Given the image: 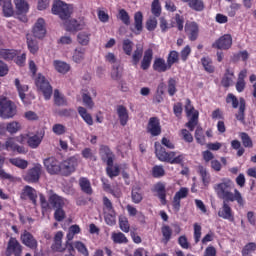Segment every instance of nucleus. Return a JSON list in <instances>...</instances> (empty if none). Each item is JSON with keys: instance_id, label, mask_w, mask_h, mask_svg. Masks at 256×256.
Here are the masks:
<instances>
[{"instance_id": "obj_45", "label": "nucleus", "mask_w": 256, "mask_h": 256, "mask_svg": "<svg viewBox=\"0 0 256 256\" xmlns=\"http://www.w3.org/2000/svg\"><path fill=\"white\" fill-rule=\"evenodd\" d=\"M18 13L23 14L29 11V4L25 0H14Z\"/></svg>"}, {"instance_id": "obj_40", "label": "nucleus", "mask_w": 256, "mask_h": 256, "mask_svg": "<svg viewBox=\"0 0 256 256\" xmlns=\"http://www.w3.org/2000/svg\"><path fill=\"white\" fill-rule=\"evenodd\" d=\"M74 63H81L83 59H85V48L78 47L74 50L73 56H72Z\"/></svg>"}, {"instance_id": "obj_17", "label": "nucleus", "mask_w": 256, "mask_h": 256, "mask_svg": "<svg viewBox=\"0 0 256 256\" xmlns=\"http://www.w3.org/2000/svg\"><path fill=\"white\" fill-rule=\"evenodd\" d=\"M131 31H133L135 35H141L143 31V13L141 11L134 14V29L131 28Z\"/></svg>"}, {"instance_id": "obj_16", "label": "nucleus", "mask_w": 256, "mask_h": 256, "mask_svg": "<svg viewBox=\"0 0 256 256\" xmlns=\"http://www.w3.org/2000/svg\"><path fill=\"white\" fill-rule=\"evenodd\" d=\"M153 61V49L148 48L145 50L143 58L141 60L140 67L142 71H147L151 67V62Z\"/></svg>"}, {"instance_id": "obj_37", "label": "nucleus", "mask_w": 256, "mask_h": 256, "mask_svg": "<svg viewBox=\"0 0 256 256\" xmlns=\"http://www.w3.org/2000/svg\"><path fill=\"white\" fill-rule=\"evenodd\" d=\"M201 63L206 73H215V66L213 65V60L209 56L202 57Z\"/></svg>"}, {"instance_id": "obj_43", "label": "nucleus", "mask_w": 256, "mask_h": 256, "mask_svg": "<svg viewBox=\"0 0 256 256\" xmlns=\"http://www.w3.org/2000/svg\"><path fill=\"white\" fill-rule=\"evenodd\" d=\"M175 63H179V52L172 50L168 54L167 64L171 69Z\"/></svg>"}, {"instance_id": "obj_8", "label": "nucleus", "mask_w": 256, "mask_h": 256, "mask_svg": "<svg viewBox=\"0 0 256 256\" xmlns=\"http://www.w3.org/2000/svg\"><path fill=\"white\" fill-rule=\"evenodd\" d=\"M6 256H21L23 255V246L19 243L17 238L11 237L8 241L6 252Z\"/></svg>"}, {"instance_id": "obj_27", "label": "nucleus", "mask_w": 256, "mask_h": 256, "mask_svg": "<svg viewBox=\"0 0 256 256\" xmlns=\"http://www.w3.org/2000/svg\"><path fill=\"white\" fill-rule=\"evenodd\" d=\"M21 51L15 49H2L0 50V57L5 61H13Z\"/></svg>"}, {"instance_id": "obj_48", "label": "nucleus", "mask_w": 256, "mask_h": 256, "mask_svg": "<svg viewBox=\"0 0 256 256\" xmlns=\"http://www.w3.org/2000/svg\"><path fill=\"white\" fill-rule=\"evenodd\" d=\"M165 84L161 83L157 87L156 95L154 96V103H162L163 94L165 93Z\"/></svg>"}, {"instance_id": "obj_21", "label": "nucleus", "mask_w": 256, "mask_h": 256, "mask_svg": "<svg viewBox=\"0 0 256 256\" xmlns=\"http://www.w3.org/2000/svg\"><path fill=\"white\" fill-rule=\"evenodd\" d=\"M48 201L49 205H51V207H53L54 209H61L65 207V203H67V200L57 194L50 195Z\"/></svg>"}, {"instance_id": "obj_23", "label": "nucleus", "mask_w": 256, "mask_h": 256, "mask_svg": "<svg viewBox=\"0 0 256 256\" xmlns=\"http://www.w3.org/2000/svg\"><path fill=\"white\" fill-rule=\"evenodd\" d=\"M66 31H81L85 27V23L83 21H77L75 19H71L65 22Z\"/></svg>"}, {"instance_id": "obj_51", "label": "nucleus", "mask_w": 256, "mask_h": 256, "mask_svg": "<svg viewBox=\"0 0 256 256\" xmlns=\"http://www.w3.org/2000/svg\"><path fill=\"white\" fill-rule=\"evenodd\" d=\"M122 49L125 55L131 56V53H133V41L129 39L123 40Z\"/></svg>"}, {"instance_id": "obj_2", "label": "nucleus", "mask_w": 256, "mask_h": 256, "mask_svg": "<svg viewBox=\"0 0 256 256\" xmlns=\"http://www.w3.org/2000/svg\"><path fill=\"white\" fill-rule=\"evenodd\" d=\"M44 165L50 175H57L60 173L61 175L67 176L75 171V162L71 161H45Z\"/></svg>"}, {"instance_id": "obj_34", "label": "nucleus", "mask_w": 256, "mask_h": 256, "mask_svg": "<svg viewBox=\"0 0 256 256\" xmlns=\"http://www.w3.org/2000/svg\"><path fill=\"white\" fill-rule=\"evenodd\" d=\"M78 114L82 117L83 121L91 127L93 125V116L87 112L85 107L79 106L77 108Z\"/></svg>"}, {"instance_id": "obj_24", "label": "nucleus", "mask_w": 256, "mask_h": 256, "mask_svg": "<svg viewBox=\"0 0 256 256\" xmlns=\"http://www.w3.org/2000/svg\"><path fill=\"white\" fill-rule=\"evenodd\" d=\"M0 6L2 7L4 17H13L15 10L11 0H0Z\"/></svg>"}, {"instance_id": "obj_47", "label": "nucleus", "mask_w": 256, "mask_h": 256, "mask_svg": "<svg viewBox=\"0 0 256 256\" xmlns=\"http://www.w3.org/2000/svg\"><path fill=\"white\" fill-rule=\"evenodd\" d=\"M161 2L159 0H153L151 4V13L154 17H161Z\"/></svg>"}, {"instance_id": "obj_4", "label": "nucleus", "mask_w": 256, "mask_h": 256, "mask_svg": "<svg viewBox=\"0 0 256 256\" xmlns=\"http://www.w3.org/2000/svg\"><path fill=\"white\" fill-rule=\"evenodd\" d=\"M15 115H17V105L15 102L7 98V96H0L1 119H13Z\"/></svg>"}, {"instance_id": "obj_19", "label": "nucleus", "mask_w": 256, "mask_h": 256, "mask_svg": "<svg viewBox=\"0 0 256 256\" xmlns=\"http://www.w3.org/2000/svg\"><path fill=\"white\" fill-rule=\"evenodd\" d=\"M116 111L118 119L120 121V125H122V127H125V125L129 123V112L127 111V108L123 105H118Z\"/></svg>"}, {"instance_id": "obj_6", "label": "nucleus", "mask_w": 256, "mask_h": 256, "mask_svg": "<svg viewBox=\"0 0 256 256\" xmlns=\"http://www.w3.org/2000/svg\"><path fill=\"white\" fill-rule=\"evenodd\" d=\"M155 154L159 161H183L185 159V156L181 154L167 152L158 142H155Z\"/></svg>"}, {"instance_id": "obj_59", "label": "nucleus", "mask_w": 256, "mask_h": 256, "mask_svg": "<svg viewBox=\"0 0 256 256\" xmlns=\"http://www.w3.org/2000/svg\"><path fill=\"white\" fill-rule=\"evenodd\" d=\"M147 31H155L157 29V17H151L146 21Z\"/></svg>"}, {"instance_id": "obj_36", "label": "nucleus", "mask_w": 256, "mask_h": 256, "mask_svg": "<svg viewBox=\"0 0 256 256\" xmlns=\"http://www.w3.org/2000/svg\"><path fill=\"white\" fill-rule=\"evenodd\" d=\"M79 185L83 193L86 195H93V188H91V182L87 178H80Z\"/></svg>"}, {"instance_id": "obj_53", "label": "nucleus", "mask_w": 256, "mask_h": 256, "mask_svg": "<svg viewBox=\"0 0 256 256\" xmlns=\"http://www.w3.org/2000/svg\"><path fill=\"white\" fill-rule=\"evenodd\" d=\"M82 101L87 109H93L95 107V102H93V98L87 93L82 94Z\"/></svg>"}, {"instance_id": "obj_12", "label": "nucleus", "mask_w": 256, "mask_h": 256, "mask_svg": "<svg viewBox=\"0 0 256 256\" xmlns=\"http://www.w3.org/2000/svg\"><path fill=\"white\" fill-rule=\"evenodd\" d=\"M229 200H224L222 207L218 211V217H221V219H226V221H230L233 223L235 221V216L233 215V209H231V206H229V203H227Z\"/></svg>"}, {"instance_id": "obj_13", "label": "nucleus", "mask_w": 256, "mask_h": 256, "mask_svg": "<svg viewBox=\"0 0 256 256\" xmlns=\"http://www.w3.org/2000/svg\"><path fill=\"white\" fill-rule=\"evenodd\" d=\"M41 178V165L37 164L35 167L29 169L24 176V181L27 183H37Z\"/></svg>"}, {"instance_id": "obj_50", "label": "nucleus", "mask_w": 256, "mask_h": 256, "mask_svg": "<svg viewBox=\"0 0 256 256\" xmlns=\"http://www.w3.org/2000/svg\"><path fill=\"white\" fill-rule=\"evenodd\" d=\"M132 201L136 204L143 201V194H141V189H139V187L132 188Z\"/></svg>"}, {"instance_id": "obj_41", "label": "nucleus", "mask_w": 256, "mask_h": 256, "mask_svg": "<svg viewBox=\"0 0 256 256\" xmlns=\"http://www.w3.org/2000/svg\"><path fill=\"white\" fill-rule=\"evenodd\" d=\"M23 194L27 195L30 200H32V203L35 205L37 203V191L33 189V187L25 186L23 189Z\"/></svg>"}, {"instance_id": "obj_28", "label": "nucleus", "mask_w": 256, "mask_h": 256, "mask_svg": "<svg viewBox=\"0 0 256 256\" xmlns=\"http://www.w3.org/2000/svg\"><path fill=\"white\" fill-rule=\"evenodd\" d=\"M171 27H175L179 31H183L185 27V17L179 13H176L172 18Z\"/></svg>"}, {"instance_id": "obj_31", "label": "nucleus", "mask_w": 256, "mask_h": 256, "mask_svg": "<svg viewBox=\"0 0 256 256\" xmlns=\"http://www.w3.org/2000/svg\"><path fill=\"white\" fill-rule=\"evenodd\" d=\"M141 59H143V46L137 45L136 49L132 53V60H131L132 65L134 67H137Z\"/></svg>"}, {"instance_id": "obj_29", "label": "nucleus", "mask_w": 256, "mask_h": 256, "mask_svg": "<svg viewBox=\"0 0 256 256\" xmlns=\"http://www.w3.org/2000/svg\"><path fill=\"white\" fill-rule=\"evenodd\" d=\"M99 153L102 161H113L115 159V154H113L108 146L102 145Z\"/></svg>"}, {"instance_id": "obj_63", "label": "nucleus", "mask_w": 256, "mask_h": 256, "mask_svg": "<svg viewBox=\"0 0 256 256\" xmlns=\"http://www.w3.org/2000/svg\"><path fill=\"white\" fill-rule=\"evenodd\" d=\"M191 55V46L187 45L184 47V49L181 50L180 52V57L182 61H187L189 59V56Z\"/></svg>"}, {"instance_id": "obj_58", "label": "nucleus", "mask_w": 256, "mask_h": 256, "mask_svg": "<svg viewBox=\"0 0 256 256\" xmlns=\"http://www.w3.org/2000/svg\"><path fill=\"white\" fill-rule=\"evenodd\" d=\"M89 37L90 35L87 34V32H80L77 36L78 43H80V45H89Z\"/></svg>"}, {"instance_id": "obj_15", "label": "nucleus", "mask_w": 256, "mask_h": 256, "mask_svg": "<svg viewBox=\"0 0 256 256\" xmlns=\"http://www.w3.org/2000/svg\"><path fill=\"white\" fill-rule=\"evenodd\" d=\"M32 33L37 39H43V37L47 35V30L45 29V20L43 18H39L37 20L33 27Z\"/></svg>"}, {"instance_id": "obj_5", "label": "nucleus", "mask_w": 256, "mask_h": 256, "mask_svg": "<svg viewBox=\"0 0 256 256\" xmlns=\"http://www.w3.org/2000/svg\"><path fill=\"white\" fill-rule=\"evenodd\" d=\"M34 82L38 91H41L43 94L45 101H49L53 96V86H51L49 80L43 74L39 73L35 77Z\"/></svg>"}, {"instance_id": "obj_9", "label": "nucleus", "mask_w": 256, "mask_h": 256, "mask_svg": "<svg viewBox=\"0 0 256 256\" xmlns=\"http://www.w3.org/2000/svg\"><path fill=\"white\" fill-rule=\"evenodd\" d=\"M233 46V37L231 34H224L219 39H217L213 44V49H221L227 51Z\"/></svg>"}, {"instance_id": "obj_62", "label": "nucleus", "mask_w": 256, "mask_h": 256, "mask_svg": "<svg viewBox=\"0 0 256 256\" xmlns=\"http://www.w3.org/2000/svg\"><path fill=\"white\" fill-rule=\"evenodd\" d=\"M65 217V210H63V208H56L54 212V218L56 219V221L61 222L65 219Z\"/></svg>"}, {"instance_id": "obj_39", "label": "nucleus", "mask_w": 256, "mask_h": 256, "mask_svg": "<svg viewBox=\"0 0 256 256\" xmlns=\"http://www.w3.org/2000/svg\"><path fill=\"white\" fill-rule=\"evenodd\" d=\"M239 137L241 139L243 147L246 149H252L253 147V140L251 139V136L247 134L246 132H240Z\"/></svg>"}, {"instance_id": "obj_42", "label": "nucleus", "mask_w": 256, "mask_h": 256, "mask_svg": "<svg viewBox=\"0 0 256 256\" xmlns=\"http://www.w3.org/2000/svg\"><path fill=\"white\" fill-rule=\"evenodd\" d=\"M118 19L122 21L124 25L129 27L131 25V16H129V13L125 9H120L118 12Z\"/></svg>"}, {"instance_id": "obj_49", "label": "nucleus", "mask_w": 256, "mask_h": 256, "mask_svg": "<svg viewBox=\"0 0 256 256\" xmlns=\"http://www.w3.org/2000/svg\"><path fill=\"white\" fill-rule=\"evenodd\" d=\"M27 45H28V49H29L30 53H32V55H35V53H37V51H39V43L37 42V40H33V38L27 37Z\"/></svg>"}, {"instance_id": "obj_35", "label": "nucleus", "mask_w": 256, "mask_h": 256, "mask_svg": "<svg viewBox=\"0 0 256 256\" xmlns=\"http://www.w3.org/2000/svg\"><path fill=\"white\" fill-rule=\"evenodd\" d=\"M53 65L58 73H62V75H65L66 73H69L71 70V66L67 64V62L55 60L53 62Z\"/></svg>"}, {"instance_id": "obj_52", "label": "nucleus", "mask_w": 256, "mask_h": 256, "mask_svg": "<svg viewBox=\"0 0 256 256\" xmlns=\"http://www.w3.org/2000/svg\"><path fill=\"white\" fill-rule=\"evenodd\" d=\"M177 93V80L175 78H169L168 80V94L173 97Z\"/></svg>"}, {"instance_id": "obj_11", "label": "nucleus", "mask_w": 256, "mask_h": 256, "mask_svg": "<svg viewBox=\"0 0 256 256\" xmlns=\"http://www.w3.org/2000/svg\"><path fill=\"white\" fill-rule=\"evenodd\" d=\"M184 31L189 41H197L199 38V24L197 22H187L184 26Z\"/></svg>"}, {"instance_id": "obj_64", "label": "nucleus", "mask_w": 256, "mask_h": 256, "mask_svg": "<svg viewBox=\"0 0 256 256\" xmlns=\"http://www.w3.org/2000/svg\"><path fill=\"white\" fill-rule=\"evenodd\" d=\"M194 239L195 243H199V241L201 240V225H199L198 223L194 224Z\"/></svg>"}, {"instance_id": "obj_46", "label": "nucleus", "mask_w": 256, "mask_h": 256, "mask_svg": "<svg viewBox=\"0 0 256 256\" xmlns=\"http://www.w3.org/2000/svg\"><path fill=\"white\" fill-rule=\"evenodd\" d=\"M20 129H21V123H19L17 121L9 122L6 125V131L8 133H10L11 135L17 133V131H20Z\"/></svg>"}, {"instance_id": "obj_22", "label": "nucleus", "mask_w": 256, "mask_h": 256, "mask_svg": "<svg viewBox=\"0 0 256 256\" xmlns=\"http://www.w3.org/2000/svg\"><path fill=\"white\" fill-rule=\"evenodd\" d=\"M235 77V72L231 70L230 68H227L225 70L224 76L222 77L221 80V85L225 89H229L231 85H233V78Z\"/></svg>"}, {"instance_id": "obj_7", "label": "nucleus", "mask_w": 256, "mask_h": 256, "mask_svg": "<svg viewBox=\"0 0 256 256\" xmlns=\"http://www.w3.org/2000/svg\"><path fill=\"white\" fill-rule=\"evenodd\" d=\"M72 9L61 0H55L52 5L53 15H58L62 21H67L71 17Z\"/></svg>"}, {"instance_id": "obj_57", "label": "nucleus", "mask_w": 256, "mask_h": 256, "mask_svg": "<svg viewBox=\"0 0 256 256\" xmlns=\"http://www.w3.org/2000/svg\"><path fill=\"white\" fill-rule=\"evenodd\" d=\"M52 131L55 135H65V133H67V128L63 124H54Z\"/></svg>"}, {"instance_id": "obj_25", "label": "nucleus", "mask_w": 256, "mask_h": 256, "mask_svg": "<svg viewBox=\"0 0 256 256\" xmlns=\"http://www.w3.org/2000/svg\"><path fill=\"white\" fill-rule=\"evenodd\" d=\"M63 241V232L59 231L54 236V243L52 244V250L57 251L58 253H63L65 248L62 244Z\"/></svg>"}, {"instance_id": "obj_61", "label": "nucleus", "mask_w": 256, "mask_h": 256, "mask_svg": "<svg viewBox=\"0 0 256 256\" xmlns=\"http://www.w3.org/2000/svg\"><path fill=\"white\" fill-rule=\"evenodd\" d=\"M162 235L164 237L165 243H167L171 239V235H173V230L169 226L162 227Z\"/></svg>"}, {"instance_id": "obj_10", "label": "nucleus", "mask_w": 256, "mask_h": 256, "mask_svg": "<svg viewBox=\"0 0 256 256\" xmlns=\"http://www.w3.org/2000/svg\"><path fill=\"white\" fill-rule=\"evenodd\" d=\"M146 133H149L151 137H159L161 135V122L157 117H151L146 127Z\"/></svg>"}, {"instance_id": "obj_55", "label": "nucleus", "mask_w": 256, "mask_h": 256, "mask_svg": "<svg viewBox=\"0 0 256 256\" xmlns=\"http://www.w3.org/2000/svg\"><path fill=\"white\" fill-rule=\"evenodd\" d=\"M256 249V244L255 242H250L248 244L245 245V247L242 250V255L243 256H251V254L253 253V251H255Z\"/></svg>"}, {"instance_id": "obj_18", "label": "nucleus", "mask_w": 256, "mask_h": 256, "mask_svg": "<svg viewBox=\"0 0 256 256\" xmlns=\"http://www.w3.org/2000/svg\"><path fill=\"white\" fill-rule=\"evenodd\" d=\"M121 169H123V167H121V165H119L113 161L107 162L106 172H107V175L110 176L111 179H113V177H119V174L121 173Z\"/></svg>"}, {"instance_id": "obj_32", "label": "nucleus", "mask_w": 256, "mask_h": 256, "mask_svg": "<svg viewBox=\"0 0 256 256\" xmlns=\"http://www.w3.org/2000/svg\"><path fill=\"white\" fill-rule=\"evenodd\" d=\"M15 87L17 88V91L19 93V97L21 99V101H23L25 103V105H27V102L25 101L26 95L25 93H27V91H29V86L27 85H21V81L16 78L15 81Z\"/></svg>"}, {"instance_id": "obj_56", "label": "nucleus", "mask_w": 256, "mask_h": 256, "mask_svg": "<svg viewBox=\"0 0 256 256\" xmlns=\"http://www.w3.org/2000/svg\"><path fill=\"white\" fill-rule=\"evenodd\" d=\"M112 241L114 243H127V237H125V234L118 232V233H113L112 234Z\"/></svg>"}, {"instance_id": "obj_38", "label": "nucleus", "mask_w": 256, "mask_h": 256, "mask_svg": "<svg viewBox=\"0 0 256 256\" xmlns=\"http://www.w3.org/2000/svg\"><path fill=\"white\" fill-rule=\"evenodd\" d=\"M41 141H43V134H41L40 136L35 134L28 138L27 144L31 147V149H37V147L41 145Z\"/></svg>"}, {"instance_id": "obj_33", "label": "nucleus", "mask_w": 256, "mask_h": 256, "mask_svg": "<svg viewBox=\"0 0 256 256\" xmlns=\"http://www.w3.org/2000/svg\"><path fill=\"white\" fill-rule=\"evenodd\" d=\"M154 189H155L156 193H158V197H159L162 205H166V203H167V199H166L167 194H166V191H165V184L159 182L154 186Z\"/></svg>"}, {"instance_id": "obj_44", "label": "nucleus", "mask_w": 256, "mask_h": 256, "mask_svg": "<svg viewBox=\"0 0 256 256\" xmlns=\"http://www.w3.org/2000/svg\"><path fill=\"white\" fill-rule=\"evenodd\" d=\"M198 121L199 112H194L189 121L186 123V127L189 129V131H195V127H197Z\"/></svg>"}, {"instance_id": "obj_20", "label": "nucleus", "mask_w": 256, "mask_h": 256, "mask_svg": "<svg viewBox=\"0 0 256 256\" xmlns=\"http://www.w3.org/2000/svg\"><path fill=\"white\" fill-rule=\"evenodd\" d=\"M152 67L154 71H157V73H165V71H169V69H171L169 64L165 62V59L161 57L155 58Z\"/></svg>"}, {"instance_id": "obj_14", "label": "nucleus", "mask_w": 256, "mask_h": 256, "mask_svg": "<svg viewBox=\"0 0 256 256\" xmlns=\"http://www.w3.org/2000/svg\"><path fill=\"white\" fill-rule=\"evenodd\" d=\"M20 241H22L23 245L29 247V249H37L38 242L37 239L31 234V232L24 230V232L20 236Z\"/></svg>"}, {"instance_id": "obj_60", "label": "nucleus", "mask_w": 256, "mask_h": 256, "mask_svg": "<svg viewBox=\"0 0 256 256\" xmlns=\"http://www.w3.org/2000/svg\"><path fill=\"white\" fill-rule=\"evenodd\" d=\"M74 247L75 249H77V251H79V253H81L84 256H89V250H87V247L85 246V244H83L82 242H75L74 243Z\"/></svg>"}, {"instance_id": "obj_26", "label": "nucleus", "mask_w": 256, "mask_h": 256, "mask_svg": "<svg viewBox=\"0 0 256 256\" xmlns=\"http://www.w3.org/2000/svg\"><path fill=\"white\" fill-rule=\"evenodd\" d=\"M183 3H188V7L192 9V11H205V2L203 0H182Z\"/></svg>"}, {"instance_id": "obj_54", "label": "nucleus", "mask_w": 256, "mask_h": 256, "mask_svg": "<svg viewBox=\"0 0 256 256\" xmlns=\"http://www.w3.org/2000/svg\"><path fill=\"white\" fill-rule=\"evenodd\" d=\"M195 139L197 143L200 145H205L206 140H205V134L203 133V128L198 127L195 131Z\"/></svg>"}, {"instance_id": "obj_30", "label": "nucleus", "mask_w": 256, "mask_h": 256, "mask_svg": "<svg viewBox=\"0 0 256 256\" xmlns=\"http://www.w3.org/2000/svg\"><path fill=\"white\" fill-rule=\"evenodd\" d=\"M54 105L57 107H67L68 105L67 98L61 94L59 89L54 90Z\"/></svg>"}, {"instance_id": "obj_1", "label": "nucleus", "mask_w": 256, "mask_h": 256, "mask_svg": "<svg viewBox=\"0 0 256 256\" xmlns=\"http://www.w3.org/2000/svg\"><path fill=\"white\" fill-rule=\"evenodd\" d=\"M235 187V183L231 181L229 178L222 179V183H218L214 185V190L220 199H224V201H237L238 205L244 206L245 200L241 195L239 190L235 189L234 194L231 192V189Z\"/></svg>"}, {"instance_id": "obj_3", "label": "nucleus", "mask_w": 256, "mask_h": 256, "mask_svg": "<svg viewBox=\"0 0 256 256\" xmlns=\"http://www.w3.org/2000/svg\"><path fill=\"white\" fill-rule=\"evenodd\" d=\"M226 103H231L233 109H237L238 112L235 114V118L237 121H240L243 125H245V111L247 109V102L245 101V98L240 97L237 99V96H235L233 93H229L226 96Z\"/></svg>"}]
</instances>
